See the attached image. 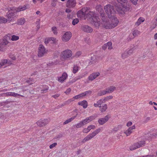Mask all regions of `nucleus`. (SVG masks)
<instances>
[{"mask_svg":"<svg viewBox=\"0 0 157 157\" xmlns=\"http://www.w3.org/2000/svg\"><path fill=\"white\" fill-rule=\"evenodd\" d=\"M118 2L120 3L121 6L116 4L115 5L117 11L122 15L124 14L125 13L129 10L130 8L128 4L127 0H116ZM131 2L134 5L137 3L138 0H130Z\"/></svg>","mask_w":157,"mask_h":157,"instance_id":"f257e3e1","label":"nucleus"},{"mask_svg":"<svg viewBox=\"0 0 157 157\" xmlns=\"http://www.w3.org/2000/svg\"><path fill=\"white\" fill-rule=\"evenodd\" d=\"M93 12L90 11V10L87 7L83 8L81 10L78 11L77 16L78 17L82 19H86V18L90 19L92 17Z\"/></svg>","mask_w":157,"mask_h":157,"instance_id":"f03ea898","label":"nucleus"},{"mask_svg":"<svg viewBox=\"0 0 157 157\" xmlns=\"http://www.w3.org/2000/svg\"><path fill=\"white\" fill-rule=\"evenodd\" d=\"M104 9L109 18H110L114 16V14L116 13V11L114 10L113 5H108L104 7Z\"/></svg>","mask_w":157,"mask_h":157,"instance_id":"7ed1b4c3","label":"nucleus"},{"mask_svg":"<svg viewBox=\"0 0 157 157\" xmlns=\"http://www.w3.org/2000/svg\"><path fill=\"white\" fill-rule=\"evenodd\" d=\"M92 15V17L90 18L92 19L91 20L93 21L92 24L96 27L98 28L101 25L99 19L94 12H93V14Z\"/></svg>","mask_w":157,"mask_h":157,"instance_id":"20e7f679","label":"nucleus"},{"mask_svg":"<svg viewBox=\"0 0 157 157\" xmlns=\"http://www.w3.org/2000/svg\"><path fill=\"white\" fill-rule=\"evenodd\" d=\"M72 54V52L71 50L66 49L62 52L61 57L62 59L65 60L71 57Z\"/></svg>","mask_w":157,"mask_h":157,"instance_id":"39448f33","label":"nucleus"},{"mask_svg":"<svg viewBox=\"0 0 157 157\" xmlns=\"http://www.w3.org/2000/svg\"><path fill=\"white\" fill-rule=\"evenodd\" d=\"M145 142L144 140L139 141L133 144L130 147V150H133L137 148L144 146L145 145Z\"/></svg>","mask_w":157,"mask_h":157,"instance_id":"423d86ee","label":"nucleus"},{"mask_svg":"<svg viewBox=\"0 0 157 157\" xmlns=\"http://www.w3.org/2000/svg\"><path fill=\"white\" fill-rule=\"evenodd\" d=\"M102 17L101 19L102 20V22L101 23L103 26L106 29H112V26H111V22L109 21H107L105 19V17L104 16V14H101Z\"/></svg>","mask_w":157,"mask_h":157,"instance_id":"0eeeda50","label":"nucleus"},{"mask_svg":"<svg viewBox=\"0 0 157 157\" xmlns=\"http://www.w3.org/2000/svg\"><path fill=\"white\" fill-rule=\"evenodd\" d=\"M98 133L95 130L91 133L89 134L88 135L86 136L82 140V142L84 143L86 141H88L89 140L93 138L95 136L97 135Z\"/></svg>","mask_w":157,"mask_h":157,"instance_id":"6e6552de","label":"nucleus"},{"mask_svg":"<svg viewBox=\"0 0 157 157\" xmlns=\"http://www.w3.org/2000/svg\"><path fill=\"white\" fill-rule=\"evenodd\" d=\"M71 36L72 34L71 32H67L63 36L62 40L63 41H67L70 39Z\"/></svg>","mask_w":157,"mask_h":157,"instance_id":"1a4fd4ad","label":"nucleus"},{"mask_svg":"<svg viewBox=\"0 0 157 157\" xmlns=\"http://www.w3.org/2000/svg\"><path fill=\"white\" fill-rule=\"evenodd\" d=\"M45 52V49L43 45L40 44L39 48L38 56L39 57L43 56Z\"/></svg>","mask_w":157,"mask_h":157,"instance_id":"9d476101","label":"nucleus"},{"mask_svg":"<svg viewBox=\"0 0 157 157\" xmlns=\"http://www.w3.org/2000/svg\"><path fill=\"white\" fill-rule=\"evenodd\" d=\"M81 29L84 32L88 33H91L93 30V29L90 27L86 25L82 26Z\"/></svg>","mask_w":157,"mask_h":157,"instance_id":"9b49d317","label":"nucleus"},{"mask_svg":"<svg viewBox=\"0 0 157 157\" xmlns=\"http://www.w3.org/2000/svg\"><path fill=\"white\" fill-rule=\"evenodd\" d=\"M76 2L74 0H68L66 3V6L69 8H73L75 6Z\"/></svg>","mask_w":157,"mask_h":157,"instance_id":"f8f14e48","label":"nucleus"},{"mask_svg":"<svg viewBox=\"0 0 157 157\" xmlns=\"http://www.w3.org/2000/svg\"><path fill=\"white\" fill-rule=\"evenodd\" d=\"M49 122L48 119H44L43 120H40L36 122V123L38 126L42 127L47 124Z\"/></svg>","mask_w":157,"mask_h":157,"instance_id":"ddd939ff","label":"nucleus"},{"mask_svg":"<svg viewBox=\"0 0 157 157\" xmlns=\"http://www.w3.org/2000/svg\"><path fill=\"white\" fill-rule=\"evenodd\" d=\"M110 19H111V26H112L111 27L112 28H113L117 26L119 22L117 18L115 17L114 16H113L110 18Z\"/></svg>","mask_w":157,"mask_h":157,"instance_id":"4468645a","label":"nucleus"},{"mask_svg":"<svg viewBox=\"0 0 157 157\" xmlns=\"http://www.w3.org/2000/svg\"><path fill=\"white\" fill-rule=\"evenodd\" d=\"M110 117L109 115H106L105 117L100 118L98 120V122L101 125H102L107 122Z\"/></svg>","mask_w":157,"mask_h":157,"instance_id":"2eb2a0df","label":"nucleus"},{"mask_svg":"<svg viewBox=\"0 0 157 157\" xmlns=\"http://www.w3.org/2000/svg\"><path fill=\"white\" fill-rule=\"evenodd\" d=\"M67 77V73L64 72L61 77L58 78V81L61 83L63 82Z\"/></svg>","mask_w":157,"mask_h":157,"instance_id":"dca6fc26","label":"nucleus"},{"mask_svg":"<svg viewBox=\"0 0 157 157\" xmlns=\"http://www.w3.org/2000/svg\"><path fill=\"white\" fill-rule=\"evenodd\" d=\"M100 75L99 73L96 72L90 75L89 77V80L92 81L95 79L96 78L99 76Z\"/></svg>","mask_w":157,"mask_h":157,"instance_id":"f3484780","label":"nucleus"},{"mask_svg":"<svg viewBox=\"0 0 157 157\" xmlns=\"http://www.w3.org/2000/svg\"><path fill=\"white\" fill-rule=\"evenodd\" d=\"M135 126L133 125L129 128L128 130L124 132V133L127 136H128L132 133V130L135 129Z\"/></svg>","mask_w":157,"mask_h":157,"instance_id":"a211bd4d","label":"nucleus"},{"mask_svg":"<svg viewBox=\"0 0 157 157\" xmlns=\"http://www.w3.org/2000/svg\"><path fill=\"white\" fill-rule=\"evenodd\" d=\"M105 102L103 98H101L98 100L96 103H94V105L95 107H97L100 106L102 105V104L105 103Z\"/></svg>","mask_w":157,"mask_h":157,"instance_id":"6ab92c4d","label":"nucleus"},{"mask_svg":"<svg viewBox=\"0 0 157 157\" xmlns=\"http://www.w3.org/2000/svg\"><path fill=\"white\" fill-rule=\"evenodd\" d=\"M112 43L111 42H108L107 43L105 44L102 46V48L105 50L108 47V49L111 50L112 48Z\"/></svg>","mask_w":157,"mask_h":157,"instance_id":"aec40b11","label":"nucleus"},{"mask_svg":"<svg viewBox=\"0 0 157 157\" xmlns=\"http://www.w3.org/2000/svg\"><path fill=\"white\" fill-rule=\"evenodd\" d=\"M6 94L7 96H11L15 97H17V96H20L21 97H23V96L22 95H21L20 94H18L14 92H8L6 93Z\"/></svg>","mask_w":157,"mask_h":157,"instance_id":"412c9836","label":"nucleus"},{"mask_svg":"<svg viewBox=\"0 0 157 157\" xmlns=\"http://www.w3.org/2000/svg\"><path fill=\"white\" fill-rule=\"evenodd\" d=\"M99 107V110L102 113L105 112L107 109V105L106 104H104L101 106L98 107Z\"/></svg>","mask_w":157,"mask_h":157,"instance_id":"4be33fe9","label":"nucleus"},{"mask_svg":"<svg viewBox=\"0 0 157 157\" xmlns=\"http://www.w3.org/2000/svg\"><path fill=\"white\" fill-rule=\"evenodd\" d=\"M9 42L8 41L6 40V39H4L3 38L2 41L1 43V45L2 47L4 49V50L6 48V46L9 43Z\"/></svg>","mask_w":157,"mask_h":157,"instance_id":"5701e85b","label":"nucleus"},{"mask_svg":"<svg viewBox=\"0 0 157 157\" xmlns=\"http://www.w3.org/2000/svg\"><path fill=\"white\" fill-rule=\"evenodd\" d=\"M78 104L82 106L83 108L84 109L86 108L87 106V101L85 100H83L82 101L78 102Z\"/></svg>","mask_w":157,"mask_h":157,"instance_id":"b1692460","label":"nucleus"},{"mask_svg":"<svg viewBox=\"0 0 157 157\" xmlns=\"http://www.w3.org/2000/svg\"><path fill=\"white\" fill-rule=\"evenodd\" d=\"M115 89V87L113 86H111L106 88V90L107 91V93L109 94L113 92Z\"/></svg>","mask_w":157,"mask_h":157,"instance_id":"393cba45","label":"nucleus"},{"mask_svg":"<svg viewBox=\"0 0 157 157\" xmlns=\"http://www.w3.org/2000/svg\"><path fill=\"white\" fill-rule=\"evenodd\" d=\"M15 14L13 13H11L8 14L7 16L8 20L11 21L12 20V18H13L14 17Z\"/></svg>","mask_w":157,"mask_h":157,"instance_id":"a878e982","label":"nucleus"},{"mask_svg":"<svg viewBox=\"0 0 157 157\" xmlns=\"http://www.w3.org/2000/svg\"><path fill=\"white\" fill-rule=\"evenodd\" d=\"M26 9V7L24 6H20L16 9V11L17 12H20L21 11H23L25 10Z\"/></svg>","mask_w":157,"mask_h":157,"instance_id":"bb28decb","label":"nucleus"},{"mask_svg":"<svg viewBox=\"0 0 157 157\" xmlns=\"http://www.w3.org/2000/svg\"><path fill=\"white\" fill-rule=\"evenodd\" d=\"M25 20L24 18H21L18 20V23L19 25H22L24 24Z\"/></svg>","mask_w":157,"mask_h":157,"instance_id":"cd10ccee","label":"nucleus"},{"mask_svg":"<svg viewBox=\"0 0 157 157\" xmlns=\"http://www.w3.org/2000/svg\"><path fill=\"white\" fill-rule=\"evenodd\" d=\"M79 67L77 65H75L74 66L73 69V72L74 74L77 72L78 70Z\"/></svg>","mask_w":157,"mask_h":157,"instance_id":"c85d7f7f","label":"nucleus"},{"mask_svg":"<svg viewBox=\"0 0 157 157\" xmlns=\"http://www.w3.org/2000/svg\"><path fill=\"white\" fill-rule=\"evenodd\" d=\"M97 117V115L96 114H94L92 116H90L88 117H87L88 119L90 122L93 120H94Z\"/></svg>","mask_w":157,"mask_h":157,"instance_id":"c756f323","label":"nucleus"},{"mask_svg":"<svg viewBox=\"0 0 157 157\" xmlns=\"http://www.w3.org/2000/svg\"><path fill=\"white\" fill-rule=\"evenodd\" d=\"M8 60L7 59H4L2 60L1 63H0V68L3 66L5 64L8 63Z\"/></svg>","mask_w":157,"mask_h":157,"instance_id":"7c9ffc66","label":"nucleus"},{"mask_svg":"<svg viewBox=\"0 0 157 157\" xmlns=\"http://www.w3.org/2000/svg\"><path fill=\"white\" fill-rule=\"evenodd\" d=\"M144 21L143 18L140 17L138 20L137 22L136 23V24L137 26L139 25L141 22H143Z\"/></svg>","mask_w":157,"mask_h":157,"instance_id":"2f4dec72","label":"nucleus"},{"mask_svg":"<svg viewBox=\"0 0 157 157\" xmlns=\"http://www.w3.org/2000/svg\"><path fill=\"white\" fill-rule=\"evenodd\" d=\"M129 55V53L128 52L125 51L122 54V57L123 59H125Z\"/></svg>","mask_w":157,"mask_h":157,"instance_id":"473e14b6","label":"nucleus"},{"mask_svg":"<svg viewBox=\"0 0 157 157\" xmlns=\"http://www.w3.org/2000/svg\"><path fill=\"white\" fill-rule=\"evenodd\" d=\"M7 22V19L3 17H0V24L6 23Z\"/></svg>","mask_w":157,"mask_h":157,"instance_id":"72a5a7b5","label":"nucleus"},{"mask_svg":"<svg viewBox=\"0 0 157 157\" xmlns=\"http://www.w3.org/2000/svg\"><path fill=\"white\" fill-rule=\"evenodd\" d=\"M44 87V88L41 90L40 91L41 93H45L48 90V87L47 86L45 85Z\"/></svg>","mask_w":157,"mask_h":157,"instance_id":"f704fd0d","label":"nucleus"},{"mask_svg":"<svg viewBox=\"0 0 157 157\" xmlns=\"http://www.w3.org/2000/svg\"><path fill=\"white\" fill-rule=\"evenodd\" d=\"M96 62V60H95V56L91 57V61H90L89 63V64L91 65L92 64Z\"/></svg>","mask_w":157,"mask_h":157,"instance_id":"c9c22d12","label":"nucleus"},{"mask_svg":"<svg viewBox=\"0 0 157 157\" xmlns=\"http://www.w3.org/2000/svg\"><path fill=\"white\" fill-rule=\"evenodd\" d=\"M83 97V95L82 94V93L77 95H76L75 96H74L73 98V99H78Z\"/></svg>","mask_w":157,"mask_h":157,"instance_id":"e433bc0d","label":"nucleus"},{"mask_svg":"<svg viewBox=\"0 0 157 157\" xmlns=\"http://www.w3.org/2000/svg\"><path fill=\"white\" fill-rule=\"evenodd\" d=\"M58 0H52L51 2V5L55 7L56 6Z\"/></svg>","mask_w":157,"mask_h":157,"instance_id":"4c0bfd02","label":"nucleus"},{"mask_svg":"<svg viewBox=\"0 0 157 157\" xmlns=\"http://www.w3.org/2000/svg\"><path fill=\"white\" fill-rule=\"evenodd\" d=\"M79 22V20L77 18H75L73 20L72 24L73 25H75Z\"/></svg>","mask_w":157,"mask_h":157,"instance_id":"58836bf2","label":"nucleus"},{"mask_svg":"<svg viewBox=\"0 0 157 157\" xmlns=\"http://www.w3.org/2000/svg\"><path fill=\"white\" fill-rule=\"evenodd\" d=\"M113 98V97L112 96H107L106 97L104 98H103L105 102L106 101H108L109 99H112Z\"/></svg>","mask_w":157,"mask_h":157,"instance_id":"ea45409f","label":"nucleus"},{"mask_svg":"<svg viewBox=\"0 0 157 157\" xmlns=\"http://www.w3.org/2000/svg\"><path fill=\"white\" fill-rule=\"evenodd\" d=\"M140 32L138 30H134L133 32V35L134 36H136L140 34Z\"/></svg>","mask_w":157,"mask_h":157,"instance_id":"a19ab883","label":"nucleus"},{"mask_svg":"<svg viewBox=\"0 0 157 157\" xmlns=\"http://www.w3.org/2000/svg\"><path fill=\"white\" fill-rule=\"evenodd\" d=\"M19 38L18 36L15 35H13L12 36L11 40L13 41L17 40Z\"/></svg>","mask_w":157,"mask_h":157,"instance_id":"79ce46f5","label":"nucleus"},{"mask_svg":"<svg viewBox=\"0 0 157 157\" xmlns=\"http://www.w3.org/2000/svg\"><path fill=\"white\" fill-rule=\"evenodd\" d=\"M84 125L90 122V121L87 118H86V119L82 121Z\"/></svg>","mask_w":157,"mask_h":157,"instance_id":"37998d69","label":"nucleus"},{"mask_svg":"<svg viewBox=\"0 0 157 157\" xmlns=\"http://www.w3.org/2000/svg\"><path fill=\"white\" fill-rule=\"evenodd\" d=\"M144 121H143V122L144 123H146L148 122L151 119V117H144Z\"/></svg>","mask_w":157,"mask_h":157,"instance_id":"c03bdc74","label":"nucleus"},{"mask_svg":"<svg viewBox=\"0 0 157 157\" xmlns=\"http://www.w3.org/2000/svg\"><path fill=\"white\" fill-rule=\"evenodd\" d=\"M92 93V91L90 90H88L85 91V92L82 93L83 97L88 95V94H91Z\"/></svg>","mask_w":157,"mask_h":157,"instance_id":"a18cd8bd","label":"nucleus"},{"mask_svg":"<svg viewBox=\"0 0 157 157\" xmlns=\"http://www.w3.org/2000/svg\"><path fill=\"white\" fill-rule=\"evenodd\" d=\"M11 36L10 35L8 34V35H6L3 37V38L6 39V40L8 41L9 40H10L11 38Z\"/></svg>","mask_w":157,"mask_h":157,"instance_id":"49530a36","label":"nucleus"},{"mask_svg":"<svg viewBox=\"0 0 157 157\" xmlns=\"http://www.w3.org/2000/svg\"><path fill=\"white\" fill-rule=\"evenodd\" d=\"M52 30L54 34L56 35L57 33V28L56 27H53L52 28Z\"/></svg>","mask_w":157,"mask_h":157,"instance_id":"de8ad7c7","label":"nucleus"},{"mask_svg":"<svg viewBox=\"0 0 157 157\" xmlns=\"http://www.w3.org/2000/svg\"><path fill=\"white\" fill-rule=\"evenodd\" d=\"M84 125L82 122V121H80L79 123L77 124L76 125V127L77 128H79L81 127L82 126Z\"/></svg>","mask_w":157,"mask_h":157,"instance_id":"09e8293b","label":"nucleus"},{"mask_svg":"<svg viewBox=\"0 0 157 157\" xmlns=\"http://www.w3.org/2000/svg\"><path fill=\"white\" fill-rule=\"evenodd\" d=\"M74 101V100L73 99V98H72L71 99H69L67 100V101H65V103L66 104V105H68L70 104V103H71V102L73 101Z\"/></svg>","mask_w":157,"mask_h":157,"instance_id":"8fccbe9b","label":"nucleus"},{"mask_svg":"<svg viewBox=\"0 0 157 157\" xmlns=\"http://www.w3.org/2000/svg\"><path fill=\"white\" fill-rule=\"evenodd\" d=\"M89 130L90 131L92 129H94L95 128V126L94 125H90L88 127Z\"/></svg>","mask_w":157,"mask_h":157,"instance_id":"3c124183","label":"nucleus"},{"mask_svg":"<svg viewBox=\"0 0 157 157\" xmlns=\"http://www.w3.org/2000/svg\"><path fill=\"white\" fill-rule=\"evenodd\" d=\"M56 143H54L53 144L50 145L49 146V147L50 149H52L54 147H55L57 145Z\"/></svg>","mask_w":157,"mask_h":157,"instance_id":"603ef678","label":"nucleus"},{"mask_svg":"<svg viewBox=\"0 0 157 157\" xmlns=\"http://www.w3.org/2000/svg\"><path fill=\"white\" fill-rule=\"evenodd\" d=\"M88 128H84L83 130V132L84 133H87L90 131Z\"/></svg>","mask_w":157,"mask_h":157,"instance_id":"864d4df0","label":"nucleus"},{"mask_svg":"<svg viewBox=\"0 0 157 157\" xmlns=\"http://www.w3.org/2000/svg\"><path fill=\"white\" fill-rule=\"evenodd\" d=\"M71 90L70 88H68L67 90H66V91L65 92V93L66 94H69L70 92L71 91Z\"/></svg>","mask_w":157,"mask_h":157,"instance_id":"5fc2aeb1","label":"nucleus"},{"mask_svg":"<svg viewBox=\"0 0 157 157\" xmlns=\"http://www.w3.org/2000/svg\"><path fill=\"white\" fill-rule=\"evenodd\" d=\"M71 120H70V118L67 119L66 121H65L63 123V124H68L69 122H71Z\"/></svg>","mask_w":157,"mask_h":157,"instance_id":"6e6d98bb","label":"nucleus"},{"mask_svg":"<svg viewBox=\"0 0 157 157\" xmlns=\"http://www.w3.org/2000/svg\"><path fill=\"white\" fill-rule=\"evenodd\" d=\"M81 52L80 51H78L76 53L75 56L76 57H78L81 55Z\"/></svg>","mask_w":157,"mask_h":157,"instance_id":"4d7b16f0","label":"nucleus"},{"mask_svg":"<svg viewBox=\"0 0 157 157\" xmlns=\"http://www.w3.org/2000/svg\"><path fill=\"white\" fill-rule=\"evenodd\" d=\"M157 137V130L155 132H154L151 135V137Z\"/></svg>","mask_w":157,"mask_h":157,"instance_id":"13d9d810","label":"nucleus"},{"mask_svg":"<svg viewBox=\"0 0 157 157\" xmlns=\"http://www.w3.org/2000/svg\"><path fill=\"white\" fill-rule=\"evenodd\" d=\"M60 96V94H56L55 95H53L52 96V97L54 98L55 99H56L57 98H58Z\"/></svg>","mask_w":157,"mask_h":157,"instance_id":"bf43d9fd","label":"nucleus"},{"mask_svg":"<svg viewBox=\"0 0 157 157\" xmlns=\"http://www.w3.org/2000/svg\"><path fill=\"white\" fill-rule=\"evenodd\" d=\"M133 50H134V49L133 48L131 49H129L128 51H127V52H128L129 53V55H130L132 53V52L133 51Z\"/></svg>","mask_w":157,"mask_h":157,"instance_id":"052dcab7","label":"nucleus"},{"mask_svg":"<svg viewBox=\"0 0 157 157\" xmlns=\"http://www.w3.org/2000/svg\"><path fill=\"white\" fill-rule=\"evenodd\" d=\"M103 95H104L106 94H108L107 93V91L106 90V89L105 90H103L102 91H101Z\"/></svg>","mask_w":157,"mask_h":157,"instance_id":"680f3d73","label":"nucleus"},{"mask_svg":"<svg viewBox=\"0 0 157 157\" xmlns=\"http://www.w3.org/2000/svg\"><path fill=\"white\" fill-rule=\"evenodd\" d=\"M142 157H156L155 156L152 155H148L146 156H143Z\"/></svg>","mask_w":157,"mask_h":157,"instance_id":"e2e57ef3","label":"nucleus"},{"mask_svg":"<svg viewBox=\"0 0 157 157\" xmlns=\"http://www.w3.org/2000/svg\"><path fill=\"white\" fill-rule=\"evenodd\" d=\"M132 124V123L131 121H129L127 123V126L128 127L130 126Z\"/></svg>","mask_w":157,"mask_h":157,"instance_id":"0e129e2a","label":"nucleus"},{"mask_svg":"<svg viewBox=\"0 0 157 157\" xmlns=\"http://www.w3.org/2000/svg\"><path fill=\"white\" fill-rule=\"evenodd\" d=\"M55 64V63L52 62L51 63H49L48 64H47L48 66H51L52 65H54Z\"/></svg>","mask_w":157,"mask_h":157,"instance_id":"69168bd1","label":"nucleus"},{"mask_svg":"<svg viewBox=\"0 0 157 157\" xmlns=\"http://www.w3.org/2000/svg\"><path fill=\"white\" fill-rule=\"evenodd\" d=\"M154 25H155V27L157 26V17L156 18L155 21L154 23Z\"/></svg>","mask_w":157,"mask_h":157,"instance_id":"338daca9","label":"nucleus"},{"mask_svg":"<svg viewBox=\"0 0 157 157\" xmlns=\"http://www.w3.org/2000/svg\"><path fill=\"white\" fill-rule=\"evenodd\" d=\"M67 17L68 19H70L72 18V16L70 14H68L67 15Z\"/></svg>","mask_w":157,"mask_h":157,"instance_id":"774afa93","label":"nucleus"}]
</instances>
